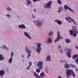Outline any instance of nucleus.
<instances>
[{"instance_id":"1","label":"nucleus","mask_w":78,"mask_h":78,"mask_svg":"<svg viewBox=\"0 0 78 78\" xmlns=\"http://www.w3.org/2000/svg\"><path fill=\"white\" fill-rule=\"evenodd\" d=\"M77 27L76 26H73L72 29L73 30H69L70 33V35H73V37H76V36L77 35L78 33V31H76Z\"/></svg>"},{"instance_id":"2","label":"nucleus","mask_w":78,"mask_h":78,"mask_svg":"<svg viewBox=\"0 0 78 78\" xmlns=\"http://www.w3.org/2000/svg\"><path fill=\"white\" fill-rule=\"evenodd\" d=\"M66 73V76L67 78H68L69 76H70V75L73 76L74 78L75 77V74L74 73V72L72 70L69 69L68 70Z\"/></svg>"},{"instance_id":"3","label":"nucleus","mask_w":78,"mask_h":78,"mask_svg":"<svg viewBox=\"0 0 78 78\" xmlns=\"http://www.w3.org/2000/svg\"><path fill=\"white\" fill-rule=\"evenodd\" d=\"M52 1H50L48 2L47 4H44V7L46 8L50 9L51 6V3Z\"/></svg>"},{"instance_id":"4","label":"nucleus","mask_w":78,"mask_h":78,"mask_svg":"<svg viewBox=\"0 0 78 78\" xmlns=\"http://www.w3.org/2000/svg\"><path fill=\"white\" fill-rule=\"evenodd\" d=\"M37 66L38 67L39 69L42 70L43 68V62H39L37 64Z\"/></svg>"},{"instance_id":"5","label":"nucleus","mask_w":78,"mask_h":78,"mask_svg":"<svg viewBox=\"0 0 78 78\" xmlns=\"http://www.w3.org/2000/svg\"><path fill=\"white\" fill-rule=\"evenodd\" d=\"M35 44L37 45V50H36V51L37 53H39V51H41V44L39 43H35Z\"/></svg>"},{"instance_id":"6","label":"nucleus","mask_w":78,"mask_h":78,"mask_svg":"<svg viewBox=\"0 0 78 78\" xmlns=\"http://www.w3.org/2000/svg\"><path fill=\"white\" fill-rule=\"evenodd\" d=\"M63 39V37H62L59 34V31H58V37L55 40V42H57V41H59L60 39Z\"/></svg>"},{"instance_id":"7","label":"nucleus","mask_w":78,"mask_h":78,"mask_svg":"<svg viewBox=\"0 0 78 78\" xmlns=\"http://www.w3.org/2000/svg\"><path fill=\"white\" fill-rule=\"evenodd\" d=\"M68 51L66 53V55L68 58H70L71 57V52H72V49H68Z\"/></svg>"},{"instance_id":"8","label":"nucleus","mask_w":78,"mask_h":78,"mask_svg":"<svg viewBox=\"0 0 78 78\" xmlns=\"http://www.w3.org/2000/svg\"><path fill=\"white\" fill-rule=\"evenodd\" d=\"M64 9H69V10L71 11V12H73V10L67 5H65Z\"/></svg>"},{"instance_id":"9","label":"nucleus","mask_w":78,"mask_h":78,"mask_svg":"<svg viewBox=\"0 0 78 78\" xmlns=\"http://www.w3.org/2000/svg\"><path fill=\"white\" fill-rule=\"evenodd\" d=\"M18 27L20 28H21V29H25L26 28V26L23 24L19 25Z\"/></svg>"},{"instance_id":"10","label":"nucleus","mask_w":78,"mask_h":78,"mask_svg":"<svg viewBox=\"0 0 78 78\" xmlns=\"http://www.w3.org/2000/svg\"><path fill=\"white\" fill-rule=\"evenodd\" d=\"M24 34L25 36H26L27 37H28V38H29V39H31V37H30V35H29L28 34V33L27 32H24Z\"/></svg>"},{"instance_id":"11","label":"nucleus","mask_w":78,"mask_h":78,"mask_svg":"<svg viewBox=\"0 0 78 78\" xmlns=\"http://www.w3.org/2000/svg\"><path fill=\"white\" fill-rule=\"evenodd\" d=\"M55 22H56V23H57L59 25H61L62 24V22L61 21H60L59 20H55Z\"/></svg>"},{"instance_id":"12","label":"nucleus","mask_w":78,"mask_h":78,"mask_svg":"<svg viewBox=\"0 0 78 78\" xmlns=\"http://www.w3.org/2000/svg\"><path fill=\"white\" fill-rule=\"evenodd\" d=\"M25 51H26L27 53H28V54H30V53H31V51H30V50H29V49H28V47H25Z\"/></svg>"},{"instance_id":"13","label":"nucleus","mask_w":78,"mask_h":78,"mask_svg":"<svg viewBox=\"0 0 78 78\" xmlns=\"http://www.w3.org/2000/svg\"><path fill=\"white\" fill-rule=\"evenodd\" d=\"M33 75L35 76L36 78H41V77H40L38 74L35 72L34 73Z\"/></svg>"},{"instance_id":"14","label":"nucleus","mask_w":78,"mask_h":78,"mask_svg":"<svg viewBox=\"0 0 78 78\" xmlns=\"http://www.w3.org/2000/svg\"><path fill=\"white\" fill-rule=\"evenodd\" d=\"M5 72L4 71L1 70L0 71V75L1 76H3L4 74L5 73Z\"/></svg>"},{"instance_id":"15","label":"nucleus","mask_w":78,"mask_h":78,"mask_svg":"<svg viewBox=\"0 0 78 78\" xmlns=\"http://www.w3.org/2000/svg\"><path fill=\"white\" fill-rule=\"evenodd\" d=\"M58 9L59 10L58 11V12H61V11H63L64 10L63 8H62L61 6L59 7Z\"/></svg>"},{"instance_id":"16","label":"nucleus","mask_w":78,"mask_h":78,"mask_svg":"<svg viewBox=\"0 0 78 78\" xmlns=\"http://www.w3.org/2000/svg\"><path fill=\"white\" fill-rule=\"evenodd\" d=\"M27 1V3H26V5L27 6H28V5H30V4H31V1H30V0H26Z\"/></svg>"},{"instance_id":"17","label":"nucleus","mask_w":78,"mask_h":78,"mask_svg":"<svg viewBox=\"0 0 78 78\" xmlns=\"http://www.w3.org/2000/svg\"><path fill=\"white\" fill-rule=\"evenodd\" d=\"M45 76V73L43 72H42L40 74V76L41 77V78H43L44 76Z\"/></svg>"},{"instance_id":"18","label":"nucleus","mask_w":78,"mask_h":78,"mask_svg":"<svg viewBox=\"0 0 78 78\" xmlns=\"http://www.w3.org/2000/svg\"><path fill=\"white\" fill-rule=\"evenodd\" d=\"M47 60L48 61H50L51 59L50 58V55H49L46 58Z\"/></svg>"},{"instance_id":"19","label":"nucleus","mask_w":78,"mask_h":78,"mask_svg":"<svg viewBox=\"0 0 78 78\" xmlns=\"http://www.w3.org/2000/svg\"><path fill=\"white\" fill-rule=\"evenodd\" d=\"M64 66L66 69H69V65L68 64L66 63L64 65Z\"/></svg>"},{"instance_id":"20","label":"nucleus","mask_w":78,"mask_h":78,"mask_svg":"<svg viewBox=\"0 0 78 78\" xmlns=\"http://www.w3.org/2000/svg\"><path fill=\"white\" fill-rule=\"evenodd\" d=\"M69 19H70V20H71L73 22V23H74L75 25H77V24H76V23L75 22V21H74V20L71 18L70 17H69Z\"/></svg>"},{"instance_id":"21","label":"nucleus","mask_w":78,"mask_h":78,"mask_svg":"<svg viewBox=\"0 0 78 78\" xmlns=\"http://www.w3.org/2000/svg\"><path fill=\"white\" fill-rule=\"evenodd\" d=\"M36 23L39 26H40V25H42V23L39 21H37Z\"/></svg>"},{"instance_id":"22","label":"nucleus","mask_w":78,"mask_h":78,"mask_svg":"<svg viewBox=\"0 0 78 78\" xmlns=\"http://www.w3.org/2000/svg\"><path fill=\"white\" fill-rule=\"evenodd\" d=\"M5 59V58L3 57V55L1 54H0V60L1 61H2Z\"/></svg>"},{"instance_id":"23","label":"nucleus","mask_w":78,"mask_h":78,"mask_svg":"<svg viewBox=\"0 0 78 78\" xmlns=\"http://www.w3.org/2000/svg\"><path fill=\"white\" fill-rule=\"evenodd\" d=\"M47 41L48 43H51V42H52V41L51 40V38L50 37L48 38Z\"/></svg>"},{"instance_id":"24","label":"nucleus","mask_w":78,"mask_h":78,"mask_svg":"<svg viewBox=\"0 0 78 78\" xmlns=\"http://www.w3.org/2000/svg\"><path fill=\"white\" fill-rule=\"evenodd\" d=\"M12 58L10 57V59H9L8 61V62L9 64H11V62H12Z\"/></svg>"},{"instance_id":"25","label":"nucleus","mask_w":78,"mask_h":78,"mask_svg":"<svg viewBox=\"0 0 78 78\" xmlns=\"http://www.w3.org/2000/svg\"><path fill=\"white\" fill-rule=\"evenodd\" d=\"M29 66L27 68V70H28V69H30V67L31 66L32 62H29Z\"/></svg>"},{"instance_id":"26","label":"nucleus","mask_w":78,"mask_h":78,"mask_svg":"<svg viewBox=\"0 0 78 78\" xmlns=\"http://www.w3.org/2000/svg\"><path fill=\"white\" fill-rule=\"evenodd\" d=\"M65 42L66 43H70V40L69 39H67L65 40Z\"/></svg>"},{"instance_id":"27","label":"nucleus","mask_w":78,"mask_h":78,"mask_svg":"<svg viewBox=\"0 0 78 78\" xmlns=\"http://www.w3.org/2000/svg\"><path fill=\"white\" fill-rule=\"evenodd\" d=\"M72 58L73 59H75L76 58H78V55H75L73 56Z\"/></svg>"},{"instance_id":"28","label":"nucleus","mask_w":78,"mask_h":78,"mask_svg":"<svg viewBox=\"0 0 78 78\" xmlns=\"http://www.w3.org/2000/svg\"><path fill=\"white\" fill-rule=\"evenodd\" d=\"M57 2L58 4L62 5V2H61V0H57Z\"/></svg>"},{"instance_id":"29","label":"nucleus","mask_w":78,"mask_h":78,"mask_svg":"<svg viewBox=\"0 0 78 78\" xmlns=\"http://www.w3.org/2000/svg\"><path fill=\"white\" fill-rule=\"evenodd\" d=\"M53 34V31H51L49 33V36H52Z\"/></svg>"},{"instance_id":"30","label":"nucleus","mask_w":78,"mask_h":78,"mask_svg":"<svg viewBox=\"0 0 78 78\" xmlns=\"http://www.w3.org/2000/svg\"><path fill=\"white\" fill-rule=\"evenodd\" d=\"M2 46H3V48H5L7 50H9V49L8 48L6 47V46L5 45H2Z\"/></svg>"},{"instance_id":"31","label":"nucleus","mask_w":78,"mask_h":78,"mask_svg":"<svg viewBox=\"0 0 78 78\" xmlns=\"http://www.w3.org/2000/svg\"><path fill=\"white\" fill-rule=\"evenodd\" d=\"M6 10L7 11H11V9L9 8V7H7L6 9Z\"/></svg>"},{"instance_id":"32","label":"nucleus","mask_w":78,"mask_h":78,"mask_svg":"<svg viewBox=\"0 0 78 78\" xmlns=\"http://www.w3.org/2000/svg\"><path fill=\"white\" fill-rule=\"evenodd\" d=\"M13 55H14V52H12L11 53V58H12V56H13Z\"/></svg>"},{"instance_id":"33","label":"nucleus","mask_w":78,"mask_h":78,"mask_svg":"<svg viewBox=\"0 0 78 78\" xmlns=\"http://www.w3.org/2000/svg\"><path fill=\"white\" fill-rule=\"evenodd\" d=\"M36 72H37V73H39L40 72H41V70L39 69H37L36 70Z\"/></svg>"},{"instance_id":"34","label":"nucleus","mask_w":78,"mask_h":78,"mask_svg":"<svg viewBox=\"0 0 78 78\" xmlns=\"http://www.w3.org/2000/svg\"><path fill=\"white\" fill-rule=\"evenodd\" d=\"M75 61L76 62V63L78 64V57H77V58L75 60Z\"/></svg>"},{"instance_id":"35","label":"nucleus","mask_w":78,"mask_h":78,"mask_svg":"<svg viewBox=\"0 0 78 78\" xmlns=\"http://www.w3.org/2000/svg\"><path fill=\"white\" fill-rule=\"evenodd\" d=\"M33 0L34 2H37V1H38V2H40V0Z\"/></svg>"},{"instance_id":"36","label":"nucleus","mask_w":78,"mask_h":78,"mask_svg":"<svg viewBox=\"0 0 78 78\" xmlns=\"http://www.w3.org/2000/svg\"><path fill=\"white\" fill-rule=\"evenodd\" d=\"M6 16H7V17H8V18H9V17H11V16L8 14L6 15Z\"/></svg>"},{"instance_id":"37","label":"nucleus","mask_w":78,"mask_h":78,"mask_svg":"<svg viewBox=\"0 0 78 78\" xmlns=\"http://www.w3.org/2000/svg\"><path fill=\"white\" fill-rule=\"evenodd\" d=\"M71 67H73V68H75V67H76V66H75L73 65H71Z\"/></svg>"},{"instance_id":"38","label":"nucleus","mask_w":78,"mask_h":78,"mask_svg":"<svg viewBox=\"0 0 78 78\" xmlns=\"http://www.w3.org/2000/svg\"><path fill=\"white\" fill-rule=\"evenodd\" d=\"M32 17L33 18V19H34L35 18V16H34V15L33 14L32 15Z\"/></svg>"},{"instance_id":"39","label":"nucleus","mask_w":78,"mask_h":78,"mask_svg":"<svg viewBox=\"0 0 78 78\" xmlns=\"http://www.w3.org/2000/svg\"><path fill=\"white\" fill-rule=\"evenodd\" d=\"M30 56H31V55H30V54L28 55H27V58H30Z\"/></svg>"},{"instance_id":"40","label":"nucleus","mask_w":78,"mask_h":78,"mask_svg":"<svg viewBox=\"0 0 78 78\" xmlns=\"http://www.w3.org/2000/svg\"><path fill=\"white\" fill-rule=\"evenodd\" d=\"M65 19L66 20H69V18L67 17H66L65 18Z\"/></svg>"},{"instance_id":"41","label":"nucleus","mask_w":78,"mask_h":78,"mask_svg":"<svg viewBox=\"0 0 78 78\" xmlns=\"http://www.w3.org/2000/svg\"><path fill=\"white\" fill-rule=\"evenodd\" d=\"M60 62H61V63H63V62H64V61L61 60Z\"/></svg>"},{"instance_id":"42","label":"nucleus","mask_w":78,"mask_h":78,"mask_svg":"<svg viewBox=\"0 0 78 78\" xmlns=\"http://www.w3.org/2000/svg\"><path fill=\"white\" fill-rule=\"evenodd\" d=\"M68 21L69 23H71V22H72V21L69 20H68Z\"/></svg>"},{"instance_id":"43","label":"nucleus","mask_w":78,"mask_h":78,"mask_svg":"<svg viewBox=\"0 0 78 78\" xmlns=\"http://www.w3.org/2000/svg\"><path fill=\"white\" fill-rule=\"evenodd\" d=\"M58 47L59 49H60V48L61 47L59 45L58 46Z\"/></svg>"},{"instance_id":"44","label":"nucleus","mask_w":78,"mask_h":78,"mask_svg":"<svg viewBox=\"0 0 78 78\" xmlns=\"http://www.w3.org/2000/svg\"><path fill=\"white\" fill-rule=\"evenodd\" d=\"M34 11L35 12H36V10L35 9H34Z\"/></svg>"},{"instance_id":"45","label":"nucleus","mask_w":78,"mask_h":78,"mask_svg":"<svg viewBox=\"0 0 78 78\" xmlns=\"http://www.w3.org/2000/svg\"><path fill=\"white\" fill-rule=\"evenodd\" d=\"M21 57L23 58H24V55H22Z\"/></svg>"},{"instance_id":"46","label":"nucleus","mask_w":78,"mask_h":78,"mask_svg":"<svg viewBox=\"0 0 78 78\" xmlns=\"http://www.w3.org/2000/svg\"><path fill=\"white\" fill-rule=\"evenodd\" d=\"M58 78H62V77L60 76H58Z\"/></svg>"},{"instance_id":"47","label":"nucleus","mask_w":78,"mask_h":78,"mask_svg":"<svg viewBox=\"0 0 78 78\" xmlns=\"http://www.w3.org/2000/svg\"><path fill=\"white\" fill-rule=\"evenodd\" d=\"M60 52H61V53H63V51H62H62L60 50Z\"/></svg>"},{"instance_id":"48","label":"nucleus","mask_w":78,"mask_h":78,"mask_svg":"<svg viewBox=\"0 0 78 78\" xmlns=\"http://www.w3.org/2000/svg\"><path fill=\"white\" fill-rule=\"evenodd\" d=\"M75 48L76 49H77L78 50V47H75Z\"/></svg>"},{"instance_id":"49","label":"nucleus","mask_w":78,"mask_h":78,"mask_svg":"<svg viewBox=\"0 0 78 78\" xmlns=\"http://www.w3.org/2000/svg\"><path fill=\"white\" fill-rule=\"evenodd\" d=\"M75 71H76V72H77V71H78V69H76Z\"/></svg>"},{"instance_id":"50","label":"nucleus","mask_w":78,"mask_h":78,"mask_svg":"<svg viewBox=\"0 0 78 78\" xmlns=\"http://www.w3.org/2000/svg\"><path fill=\"white\" fill-rule=\"evenodd\" d=\"M17 17H18V18H20V16H18Z\"/></svg>"},{"instance_id":"51","label":"nucleus","mask_w":78,"mask_h":78,"mask_svg":"<svg viewBox=\"0 0 78 78\" xmlns=\"http://www.w3.org/2000/svg\"><path fill=\"white\" fill-rule=\"evenodd\" d=\"M34 22H36V21H34Z\"/></svg>"}]
</instances>
